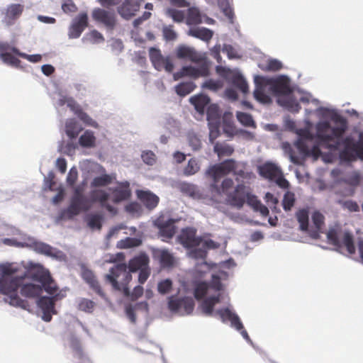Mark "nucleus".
<instances>
[{
  "label": "nucleus",
  "instance_id": "obj_10",
  "mask_svg": "<svg viewBox=\"0 0 363 363\" xmlns=\"http://www.w3.org/2000/svg\"><path fill=\"white\" fill-rule=\"evenodd\" d=\"M251 192L250 186L239 184L234 191L228 194V200L231 206L240 208Z\"/></svg>",
  "mask_w": 363,
  "mask_h": 363
},
{
  "label": "nucleus",
  "instance_id": "obj_13",
  "mask_svg": "<svg viewBox=\"0 0 363 363\" xmlns=\"http://www.w3.org/2000/svg\"><path fill=\"white\" fill-rule=\"evenodd\" d=\"M31 278L39 283H40L43 289L50 294L55 295L57 291V286L52 280L49 272L43 270H38L34 273H32Z\"/></svg>",
  "mask_w": 363,
  "mask_h": 363
},
{
  "label": "nucleus",
  "instance_id": "obj_42",
  "mask_svg": "<svg viewBox=\"0 0 363 363\" xmlns=\"http://www.w3.org/2000/svg\"><path fill=\"white\" fill-rule=\"evenodd\" d=\"M65 128L67 135L72 139L77 138L82 130V128L79 126L77 121L73 119L66 123Z\"/></svg>",
  "mask_w": 363,
  "mask_h": 363
},
{
  "label": "nucleus",
  "instance_id": "obj_33",
  "mask_svg": "<svg viewBox=\"0 0 363 363\" xmlns=\"http://www.w3.org/2000/svg\"><path fill=\"white\" fill-rule=\"evenodd\" d=\"M68 106L78 116V118L86 125L94 128L98 127V123L94 120H93L86 113L84 112L78 105H76L75 104H69Z\"/></svg>",
  "mask_w": 363,
  "mask_h": 363
},
{
  "label": "nucleus",
  "instance_id": "obj_57",
  "mask_svg": "<svg viewBox=\"0 0 363 363\" xmlns=\"http://www.w3.org/2000/svg\"><path fill=\"white\" fill-rule=\"evenodd\" d=\"M95 306L96 303L93 301L87 298H82L79 302L78 308L86 313H92Z\"/></svg>",
  "mask_w": 363,
  "mask_h": 363
},
{
  "label": "nucleus",
  "instance_id": "obj_50",
  "mask_svg": "<svg viewBox=\"0 0 363 363\" xmlns=\"http://www.w3.org/2000/svg\"><path fill=\"white\" fill-rule=\"evenodd\" d=\"M337 121H340L341 125L338 127L331 128L330 130L332 133L330 135H333V141L335 138H341L347 129V125L345 119L339 116Z\"/></svg>",
  "mask_w": 363,
  "mask_h": 363
},
{
  "label": "nucleus",
  "instance_id": "obj_9",
  "mask_svg": "<svg viewBox=\"0 0 363 363\" xmlns=\"http://www.w3.org/2000/svg\"><path fill=\"white\" fill-rule=\"evenodd\" d=\"M330 129V123L328 121H325L318 123L316 125V138L321 143L327 145L328 148L336 150L339 148L340 142L337 140L333 144H329L333 142V135L328 133Z\"/></svg>",
  "mask_w": 363,
  "mask_h": 363
},
{
  "label": "nucleus",
  "instance_id": "obj_7",
  "mask_svg": "<svg viewBox=\"0 0 363 363\" xmlns=\"http://www.w3.org/2000/svg\"><path fill=\"white\" fill-rule=\"evenodd\" d=\"M262 82L268 84L271 91L277 96H286L292 93L290 79L285 75H280L275 78H259Z\"/></svg>",
  "mask_w": 363,
  "mask_h": 363
},
{
  "label": "nucleus",
  "instance_id": "obj_18",
  "mask_svg": "<svg viewBox=\"0 0 363 363\" xmlns=\"http://www.w3.org/2000/svg\"><path fill=\"white\" fill-rule=\"evenodd\" d=\"M90 208L88 199L84 196H72L67 213L70 216H77L82 211H87Z\"/></svg>",
  "mask_w": 363,
  "mask_h": 363
},
{
  "label": "nucleus",
  "instance_id": "obj_38",
  "mask_svg": "<svg viewBox=\"0 0 363 363\" xmlns=\"http://www.w3.org/2000/svg\"><path fill=\"white\" fill-rule=\"evenodd\" d=\"M207 120L209 124L220 123V111L218 105L211 104L207 108Z\"/></svg>",
  "mask_w": 363,
  "mask_h": 363
},
{
  "label": "nucleus",
  "instance_id": "obj_47",
  "mask_svg": "<svg viewBox=\"0 0 363 363\" xmlns=\"http://www.w3.org/2000/svg\"><path fill=\"white\" fill-rule=\"evenodd\" d=\"M296 217L300 224V229L306 231L308 228V211L306 209L298 210L296 213Z\"/></svg>",
  "mask_w": 363,
  "mask_h": 363
},
{
  "label": "nucleus",
  "instance_id": "obj_28",
  "mask_svg": "<svg viewBox=\"0 0 363 363\" xmlns=\"http://www.w3.org/2000/svg\"><path fill=\"white\" fill-rule=\"evenodd\" d=\"M149 263L148 255L143 252L130 259L127 267L130 272H135L141 269L148 267Z\"/></svg>",
  "mask_w": 363,
  "mask_h": 363
},
{
  "label": "nucleus",
  "instance_id": "obj_3",
  "mask_svg": "<svg viewBox=\"0 0 363 363\" xmlns=\"http://www.w3.org/2000/svg\"><path fill=\"white\" fill-rule=\"evenodd\" d=\"M327 239L330 244L337 248L345 247L350 255L355 253L354 238L350 232L342 231L337 227L331 228L327 233Z\"/></svg>",
  "mask_w": 363,
  "mask_h": 363
},
{
  "label": "nucleus",
  "instance_id": "obj_56",
  "mask_svg": "<svg viewBox=\"0 0 363 363\" xmlns=\"http://www.w3.org/2000/svg\"><path fill=\"white\" fill-rule=\"evenodd\" d=\"M163 38L166 41H174L177 38V33L174 30V26H164L162 28Z\"/></svg>",
  "mask_w": 363,
  "mask_h": 363
},
{
  "label": "nucleus",
  "instance_id": "obj_22",
  "mask_svg": "<svg viewBox=\"0 0 363 363\" xmlns=\"http://www.w3.org/2000/svg\"><path fill=\"white\" fill-rule=\"evenodd\" d=\"M90 197L93 202H99L101 206L105 208L108 212L116 213V208L108 203L110 195L105 190H92L90 192Z\"/></svg>",
  "mask_w": 363,
  "mask_h": 363
},
{
  "label": "nucleus",
  "instance_id": "obj_41",
  "mask_svg": "<svg viewBox=\"0 0 363 363\" xmlns=\"http://www.w3.org/2000/svg\"><path fill=\"white\" fill-rule=\"evenodd\" d=\"M202 22L201 15L199 9L194 7L189 8L187 11L186 23L187 25H198Z\"/></svg>",
  "mask_w": 363,
  "mask_h": 363
},
{
  "label": "nucleus",
  "instance_id": "obj_32",
  "mask_svg": "<svg viewBox=\"0 0 363 363\" xmlns=\"http://www.w3.org/2000/svg\"><path fill=\"white\" fill-rule=\"evenodd\" d=\"M83 279L89 284L90 287L101 297L104 298L105 294L101 288V286L96 279V277L91 271H86L83 273Z\"/></svg>",
  "mask_w": 363,
  "mask_h": 363
},
{
  "label": "nucleus",
  "instance_id": "obj_43",
  "mask_svg": "<svg viewBox=\"0 0 363 363\" xmlns=\"http://www.w3.org/2000/svg\"><path fill=\"white\" fill-rule=\"evenodd\" d=\"M214 152L218 157L230 156L234 149L232 146L226 143H216L213 147Z\"/></svg>",
  "mask_w": 363,
  "mask_h": 363
},
{
  "label": "nucleus",
  "instance_id": "obj_19",
  "mask_svg": "<svg viewBox=\"0 0 363 363\" xmlns=\"http://www.w3.org/2000/svg\"><path fill=\"white\" fill-rule=\"evenodd\" d=\"M24 11V5L12 4L9 5L5 11L3 22L8 26L13 25L21 17Z\"/></svg>",
  "mask_w": 363,
  "mask_h": 363
},
{
  "label": "nucleus",
  "instance_id": "obj_20",
  "mask_svg": "<svg viewBox=\"0 0 363 363\" xmlns=\"http://www.w3.org/2000/svg\"><path fill=\"white\" fill-rule=\"evenodd\" d=\"M143 0H125L118 7V13L125 19H130L135 15L140 8V2Z\"/></svg>",
  "mask_w": 363,
  "mask_h": 363
},
{
  "label": "nucleus",
  "instance_id": "obj_45",
  "mask_svg": "<svg viewBox=\"0 0 363 363\" xmlns=\"http://www.w3.org/2000/svg\"><path fill=\"white\" fill-rule=\"evenodd\" d=\"M232 83L242 93L246 94L248 92V84L246 80L240 73H235L233 75Z\"/></svg>",
  "mask_w": 363,
  "mask_h": 363
},
{
  "label": "nucleus",
  "instance_id": "obj_23",
  "mask_svg": "<svg viewBox=\"0 0 363 363\" xmlns=\"http://www.w3.org/2000/svg\"><path fill=\"white\" fill-rule=\"evenodd\" d=\"M259 78H265L262 76H255V89L254 91V96L257 101L259 102L267 104H269L272 101L271 98L265 93V88L269 86L268 84H266L264 82H262Z\"/></svg>",
  "mask_w": 363,
  "mask_h": 363
},
{
  "label": "nucleus",
  "instance_id": "obj_2",
  "mask_svg": "<svg viewBox=\"0 0 363 363\" xmlns=\"http://www.w3.org/2000/svg\"><path fill=\"white\" fill-rule=\"evenodd\" d=\"M106 281L109 283L114 291L123 293L124 296H130L128 284L132 280L130 272L124 263L114 265L105 276Z\"/></svg>",
  "mask_w": 363,
  "mask_h": 363
},
{
  "label": "nucleus",
  "instance_id": "obj_64",
  "mask_svg": "<svg viewBox=\"0 0 363 363\" xmlns=\"http://www.w3.org/2000/svg\"><path fill=\"white\" fill-rule=\"evenodd\" d=\"M0 58L2 61L8 65L17 66L20 63V60L9 52H2L0 54Z\"/></svg>",
  "mask_w": 363,
  "mask_h": 363
},
{
  "label": "nucleus",
  "instance_id": "obj_25",
  "mask_svg": "<svg viewBox=\"0 0 363 363\" xmlns=\"http://www.w3.org/2000/svg\"><path fill=\"white\" fill-rule=\"evenodd\" d=\"M152 256L154 259L159 261L163 268H169L174 265V257L167 249H154Z\"/></svg>",
  "mask_w": 363,
  "mask_h": 363
},
{
  "label": "nucleus",
  "instance_id": "obj_58",
  "mask_svg": "<svg viewBox=\"0 0 363 363\" xmlns=\"http://www.w3.org/2000/svg\"><path fill=\"white\" fill-rule=\"evenodd\" d=\"M142 241L135 238H126L125 240H122L119 242V246L121 248H130L133 247H138L140 245Z\"/></svg>",
  "mask_w": 363,
  "mask_h": 363
},
{
  "label": "nucleus",
  "instance_id": "obj_4",
  "mask_svg": "<svg viewBox=\"0 0 363 363\" xmlns=\"http://www.w3.org/2000/svg\"><path fill=\"white\" fill-rule=\"evenodd\" d=\"M343 149L339 153L342 162H352L359 158L363 160V133L359 134V140L354 143L351 137H346L342 140Z\"/></svg>",
  "mask_w": 363,
  "mask_h": 363
},
{
  "label": "nucleus",
  "instance_id": "obj_26",
  "mask_svg": "<svg viewBox=\"0 0 363 363\" xmlns=\"http://www.w3.org/2000/svg\"><path fill=\"white\" fill-rule=\"evenodd\" d=\"M216 314L220 316L222 322L223 323L229 320L231 326L235 328L236 330H240L243 328V325L238 315L233 313L229 308H225L219 309L216 311Z\"/></svg>",
  "mask_w": 363,
  "mask_h": 363
},
{
  "label": "nucleus",
  "instance_id": "obj_30",
  "mask_svg": "<svg viewBox=\"0 0 363 363\" xmlns=\"http://www.w3.org/2000/svg\"><path fill=\"white\" fill-rule=\"evenodd\" d=\"M245 202L256 212H259L260 214L266 217L269 215V209L264 205H263L257 197L252 194V192L250 194Z\"/></svg>",
  "mask_w": 363,
  "mask_h": 363
},
{
  "label": "nucleus",
  "instance_id": "obj_6",
  "mask_svg": "<svg viewBox=\"0 0 363 363\" xmlns=\"http://www.w3.org/2000/svg\"><path fill=\"white\" fill-rule=\"evenodd\" d=\"M176 220L161 215L154 221V226L158 230V236L163 242H168L177 233Z\"/></svg>",
  "mask_w": 363,
  "mask_h": 363
},
{
  "label": "nucleus",
  "instance_id": "obj_15",
  "mask_svg": "<svg viewBox=\"0 0 363 363\" xmlns=\"http://www.w3.org/2000/svg\"><path fill=\"white\" fill-rule=\"evenodd\" d=\"M194 301L191 297L181 298H172L169 301V308L173 312H179L184 310V313L190 314L194 308Z\"/></svg>",
  "mask_w": 363,
  "mask_h": 363
},
{
  "label": "nucleus",
  "instance_id": "obj_55",
  "mask_svg": "<svg viewBox=\"0 0 363 363\" xmlns=\"http://www.w3.org/2000/svg\"><path fill=\"white\" fill-rule=\"evenodd\" d=\"M166 14L172 18L174 22L181 23L185 18V14L183 11L169 8L166 10Z\"/></svg>",
  "mask_w": 363,
  "mask_h": 363
},
{
  "label": "nucleus",
  "instance_id": "obj_8",
  "mask_svg": "<svg viewBox=\"0 0 363 363\" xmlns=\"http://www.w3.org/2000/svg\"><path fill=\"white\" fill-rule=\"evenodd\" d=\"M150 60L154 67L161 71L164 69L167 72H172L174 69V64L169 57L162 56L160 49L150 48L149 50Z\"/></svg>",
  "mask_w": 363,
  "mask_h": 363
},
{
  "label": "nucleus",
  "instance_id": "obj_24",
  "mask_svg": "<svg viewBox=\"0 0 363 363\" xmlns=\"http://www.w3.org/2000/svg\"><path fill=\"white\" fill-rule=\"evenodd\" d=\"M179 239L181 244L186 248L199 246L201 242V239L196 237V230L192 228L184 229Z\"/></svg>",
  "mask_w": 363,
  "mask_h": 363
},
{
  "label": "nucleus",
  "instance_id": "obj_49",
  "mask_svg": "<svg viewBox=\"0 0 363 363\" xmlns=\"http://www.w3.org/2000/svg\"><path fill=\"white\" fill-rule=\"evenodd\" d=\"M238 121L244 126L255 128V123L249 113L238 111L236 113Z\"/></svg>",
  "mask_w": 363,
  "mask_h": 363
},
{
  "label": "nucleus",
  "instance_id": "obj_5",
  "mask_svg": "<svg viewBox=\"0 0 363 363\" xmlns=\"http://www.w3.org/2000/svg\"><path fill=\"white\" fill-rule=\"evenodd\" d=\"M235 169H236V162L233 159L225 160L219 164L211 166L207 169L206 174L213 179V184L211 186L218 189L217 183L219 179L232 173Z\"/></svg>",
  "mask_w": 363,
  "mask_h": 363
},
{
  "label": "nucleus",
  "instance_id": "obj_35",
  "mask_svg": "<svg viewBox=\"0 0 363 363\" xmlns=\"http://www.w3.org/2000/svg\"><path fill=\"white\" fill-rule=\"evenodd\" d=\"M188 35L208 42L213 35V32L206 28H194L188 31Z\"/></svg>",
  "mask_w": 363,
  "mask_h": 363
},
{
  "label": "nucleus",
  "instance_id": "obj_17",
  "mask_svg": "<svg viewBox=\"0 0 363 363\" xmlns=\"http://www.w3.org/2000/svg\"><path fill=\"white\" fill-rule=\"evenodd\" d=\"M92 17L96 21L103 23L111 30L116 24L115 13L102 9H95L92 12Z\"/></svg>",
  "mask_w": 363,
  "mask_h": 363
},
{
  "label": "nucleus",
  "instance_id": "obj_1",
  "mask_svg": "<svg viewBox=\"0 0 363 363\" xmlns=\"http://www.w3.org/2000/svg\"><path fill=\"white\" fill-rule=\"evenodd\" d=\"M32 274L15 263L0 264V294L6 296V303L14 307L28 310L30 305L18 294L21 288V294L29 298H38L43 293L41 285L32 283H24L26 278Z\"/></svg>",
  "mask_w": 363,
  "mask_h": 363
},
{
  "label": "nucleus",
  "instance_id": "obj_46",
  "mask_svg": "<svg viewBox=\"0 0 363 363\" xmlns=\"http://www.w3.org/2000/svg\"><path fill=\"white\" fill-rule=\"evenodd\" d=\"M196 85L192 82H182L176 86L175 90L178 95L185 96L194 90Z\"/></svg>",
  "mask_w": 363,
  "mask_h": 363
},
{
  "label": "nucleus",
  "instance_id": "obj_61",
  "mask_svg": "<svg viewBox=\"0 0 363 363\" xmlns=\"http://www.w3.org/2000/svg\"><path fill=\"white\" fill-rule=\"evenodd\" d=\"M203 87L213 91H217L223 87V82L220 80L208 79L203 84Z\"/></svg>",
  "mask_w": 363,
  "mask_h": 363
},
{
  "label": "nucleus",
  "instance_id": "obj_37",
  "mask_svg": "<svg viewBox=\"0 0 363 363\" xmlns=\"http://www.w3.org/2000/svg\"><path fill=\"white\" fill-rule=\"evenodd\" d=\"M233 118V113L230 112H225L222 116L223 130L230 136L233 135L235 130Z\"/></svg>",
  "mask_w": 363,
  "mask_h": 363
},
{
  "label": "nucleus",
  "instance_id": "obj_48",
  "mask_svg": "<svg viewBox=\"0 0 363 363\" xmlns=\"http://www.w3.org/2000/svg\"><path fill=\"white\" fill-rule=\"evenodd\" d=\"M325 217L319 211H315L312 214V222L316 229V231L311 235L313 238H316L318 235V233L324 225Z\"/></svg>",
  "mask_w": 363,
  "mask_h": 363
},
{
  "label": "nucleus",
  "instance_id": "obj_54",
  "mask_svg": "<svg viewBox=\"0 0 363 363\" xmlns=\"http://www.w3.org/2000/svg\"><path fill=\"white\" fill-rule=\"evenodd\" d=\"M295 201V195L293 192H286L282 200V206L284 211H290L294 206Z\"/></svg>",
  "mask_w": 363,
  "mask_h": 363
},
{
  "label": "nucleus",
  "instance_id": "obj_40",
  "mask_svg": "<svg viewBox=\"0 0 363 363\" xmlns=\"http://www.w3.org/2000/svg\"><path fill=\"white\" fill-rule=\"evenodd\" d=\"M79 145L83 147H94L96 144V137L91 130H86L79 139Z\"/></svg>",
  "mask_w": 363,
  "mask_h": 363
},
{
  "label": "nucleus",
  "instance_id": "obj_59",
  "mask_svg": "<svg viewBox=\"0 0 363 363\" xmlns=\"http://www.w3.org/2000/svg\"><path fill=\"white\" fill-rule=\"evenodd\" d=\"M33 247L39 253L45 255H50L52 253V247L44 242L35 241L33 242Z\"/></svg>",
  "mask_w": 363,
  "mask_h": 363
},
{
  "label": "nucleus",
  "instance_id": "obj_51",
  "mask_svg": "<svg viewBox=\"0 0 363 363\" xmlns=\"http://www.w3.org/2000/svg\"><path fill=\"white\" fill-rule=\"evenodd\" d=\"M260 68L266 72H277L282 68V63L276 59L269 60L264 65Z\"/></svg>",
  "mask_w": 363,
  "mask_h": 363
},
{
  "label": "nucleus",
  "instance_id": "obj_29",
  "mask_svg": "<svg viewBox=\"0 0 363 363\" xmlns=\"http://www.w3.org/2000/svg\"><path fill=\"white\" fill-rule=\"evenodd\" d=\"M138 197L150 210L155 208L160 201L159 197L150 191H140L138 194Z\"/></svg>",
  "mask_w": 363,
  "mask_h": 363
},
{
  "label": "nucleus",
  "instance_id": "obj_12",
  "mask_svg": "<svg viewBox=\"0 0 363 363\" xmlns=\"http://www.w3.org/2000/svg\"><path fill=\"white\" fill-rule=\"evenodd\" d=\"M58 295L54 297L41 296L37 301V306L42 311V319L45 322L52 320V315L56 314L55 308V301L58 299Z\"/></svg>",
  "mask_w": 363,
  "mask_h": 363
},
{
  "label": "nucleus",
  "instance_id": "obj_44",
  "mask_svg": "<svg viewBox=\"0 0 363 363\" xmlns=\"http://www.w3.org/2000/svg\"><path fill=\"white\" fill-rule=\"evenodd\" d=\"M113 177L109 174H103L99 177H96L91 182V187H103L106 186L111 184L113 182Z\"/></svg>",
  "mask_w": 363,
  "mask_h": 363
},
{
  "label": "nucleus",
  "instance_id": "obj_14",
  "mask_svg": "<svg viewBox=\"0 0 363 363\" xmlns=\"http://www.w3.org/2000/svg\"><path fill=\"white\" fill-rule=\"evenodd\" d=\"M111 200L114 203H118L128 200L131 196L130 183L128 181L117 182V186L110 188Z\"/></svg>",
  "mask_w": 363,
  "mask_h": 363
},
{
  "label": "nucleus",
  "instance_id": "obj_21",
  "mask_svg": "<svg viewBox=\"0 0 363 363\" xmlns=\"http://www.w3.org/2000/svg\"><path fill=\"white\" fill-rule=\"evenodd\" d=\"M176 56L179 59L189 60L193 62H200L202 61V56L198 53L194 48L180 45L176 49Z\"/></svg>",
  "mask_w": 363,
  "mask_h": 363
},
{
  "label": "nucleus",
  "instance_id": "obj_36",
  "mask_svg": "<svg viewBox=\"0 0 363 363\" xmlns=\"http://www.w3.org/2000/svg\"><path fill=\"white\" fill-rule=\"evenodd\" d=\"M190 102L195 107V109L203 114L206 106L209 104L210 99L208 96L203 94L196 95L190 99Z\"/></svg>",
  "mask_w": 363,
  "mask_h": 363
},
{
  "label": "nucleus",
  "instance_id": "obj_62",
  "mask_svg": "<svg viewBox=\"0 0 363 363\" xmlns=\"http://www.w3.org/2000/svg\"><path fill=\"white\" fill-rule=\"evenodd\" d=\"M12 52L16 55L28 60L32 62H38L41 60L42 57L40 55H27L26 53L21 52L17 48H13L11 49Z\"/></svg>",
  "mask_w": 363,
  "mask_h": 363
},
{
  "label": "nucleus",
  "instance_id": "obj_34",
  "mask_svg": "<svg viewBox=\"0 0 363 363\" xmlns=\"http://www.w3.org/2000/svg\"><path fill=\"white\" fill-rule=\"evenodd\" d=\"M340 181L352 187L349 189L347 194V196H352L354 192V188L357 186L360 183V175L357 172H352L341 178Z\"/></svg>",
  "mask_w": 363,
  "mask_h": 363
},
{
  "label": "nucleus",
  "instance_id": "obj_27",
  "mask_svg": "<svg viewBox=\"0 0 363 363\" xmlns=\"http://www.w3.org/2000/svg\"><path fill=\"white\" fill-rule=\"evenodd\" d=\"M259 174L264 179L273 181L281 174V169L272 162H265L257 168Z\"/></svg>",
  "mask_w": 363,
  "mask_h": 363
},
{
  "label": "nucleus",
  "instance_id": "obj_31",
  "mask_svg": "<svg viewBox=\"0 0 363 363\" xmlns=\"http://www.w3.org/2000/svg\"><path fill=\"white\" fill-rule=\"evenodd\" d=\"M220 301V296H210L204 299L201 304V308L203 314L207 316H211L213 314V308L216 304L218 303Z\"/></svg>",
  "mask_w": 363,
  "mask_h": 363
},
{
  "label": "nucleus",
  "instance_id": "obj_53",
  "mask_svg": "<svg viewBox=\"0 0 363 363\" xmlns=\"http://www.w3.org/2000/svg\"><path fill=\"white\" fill-rule=\"evenodd\" d=\"M200 169L197 160L191 158L189 160L187 165L184 169V174L185 176H191L199 172Z\"/></svg>",
  "mask_w": 363,
  "mask_h": 363
},
{
  "label": "nucleus",
  "instance_id": "obj_16",
  "mask_svg": "<svg viewBox=\"0 0 363 363\" xmlns=\"http://www.w3.org/2000/svg\"><path fill=\"white\" fill-rule=\"evenodd\" d=\"M87 26V13L82 12L73 19L72 23L69 28L68 35L69 38H78Z\"/></svg>",
  "mask_w": 363,
  "mask_h": 363
},
{
  "label": "nucleus",
  "instance_id": "obj_63",
  "mask_svg": "<svg viewBox=\"0 0 363 363\" xmlns=\"http://www.w3.org/2000/svg\"><path fill=\"white\" fill-rule=\"evenodd\" d=\"M298 152L303 156H309V147L305 140L299 138L294 144Z\"/></svg>",
  "mask_w": 363,
  "mask_h": 363
},
{
  "label": "nucleus",
  "instance_id": "obj_60",
  "mask_svg": "<svg viewBox=\"0 0 363 363\" xmlns=\"http://www.w3.org/2000/svg\"><path fill=\"white\" fill-rule=\"evenodd\" d=\"M102 217L100 215L94 214L89 216L88 219V225L91 229L101 230Z\"/></svg>",
  "mask_w": 363,
  "mask_h": 363
},
{
  "label": "nucleus",
  "instance_id": "obj_39",
  "mask_svg": "<svg viewBox=\"0 0 363 363\" xmlns=\"http://www.w3.org/2000/svg\"><path fill=\"white\" fill-rule=\"evenodd\" d=\"M179 189L181 192L192 198H197L200 196L198 187L193 184L182 182L179 184Z\"/></svg>",
  "mask_w": 363,
  "mask_h": 363
},
{
  "label": "nucleus",
  "instance_id": "obj_52",
  "mask_svg": "<svg viewBox=\"0 0 363 363\" xmlns=\"http://www.w3.org/2000/svg\"><path fill=\"white\" fill-rule=\"evenodd\" d=\"M208 287L209 286L206 282L199 283L194 289V295L195 298L198 301L201 300L207 294Z\"/></svg>",
  "mask_w": 363,
  "mask_h": 363
},
{
  "label": "nucleus",
  "instance_id": "obj_11",
  "mask_svg": "<svg viewBox=\"0 0 363 363\" xmlns=\"http://www.w3.org/2000/svg\"><path fill=\"white\" fill-rule=\"evenodd\" d=\"M209 74V69L206 64H202L198 67L193 66H184L179 71L174 73V80H179L184 77H190L197 79L200 77H207Z\"/></svg>",
  "mask_w": 363,
  "mask_h": 363
}]
</instances>
